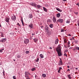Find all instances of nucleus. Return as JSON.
Instances as JSON below:
<instances>
[{"mask_svg":"<svg viewBox=\"0 0 79 79\" xmlns=\"http://www.w3.org/2000/svg\"><path fill=\"white\" fill-rule=\"evenodd\" d=\"M56 50L57 52L58 55L59 56H62L61 53V47L60 45H58V46L56 48Z\"/></svg>","mask_w":79,"mask_h":79,"instance_id":"f257e3e1","label":"nucleus"},{"mask_svg":"<svg viewBox=\"0 0 79 79\" xmlns=\"http://www.w3.org/2000/svg\"><path fill=\"white\" fill-rule=\"evenodd\" d=\"M29 75H31V74L29 73L28 72L25 71V77L26 78L29 77Z\"/></svg>","mask_w":79,"mask_h":79,"instance_id":"f03ea898","label":"nucleus"},{"mask_svg":"<svg viewBox=\"0 0 79 79\" xmlns=\"http://www.w3.org/2000/svg\"><path fill=\"white\" fill-rule=\"evenodd\" d=\"M45 31H46V32H47V33L48 34V26L46 25L45 26Z\"/></svg>","mask_w":79,"mask_h":79,"instance_id":"7ed1b4c3","label":"nucleus"},{"mask_svg":"<svg viewBox=\"0 0 79 79\" xmlns=\"http://www.w3.org/2000/svg\"><path fill=\"white\" fill-rule=\"evenodd\" d=\"M6 41V38H2L1 40H0V42H2V43H4Z\"/></svg>","mask_w":79,"mask_h":79,"instance_id":"20e7f679","label":"nucleus"},{"mask_svg":"<svg viewBox=\"0 0 79 79\" xmlns=\"http://www.w3.org/2000/svg\"><path fill=\"white\" fill-rule=\"evenodd\" d=\"M63 21V19H59L57 20V23H62Z\"/></svg>","mask_w":79,"mask_h":79,"instance_id":"39448f33","label":"nucleus"},{"mask_svg":"<svg viewBox=\"0 0 79 79\" xmlns=\"http://www.w3.org/2000/svg\"><path fill=\"white\" fill-rule=\"evenodd\" d=\"M11 18L12 21H15L16 20V16L15 15H13L11 17Z\"/></svg>","mask_w":79,"mask_h":79,"instance_id":"423d86ee","label":"nucleus"},{"mask_svg":"<svg viewBox=\"0 0 79 79\" xmlns=\"http://www.w3.org/2000/svg\"><path fill=\"white\" fill-rule=\"evenodd\" d=\"M60 61H59V63L58 65H59V66L60 65H61V66H62V65H63V62H62V60H61V59L60 58Z\"/></svg>","mask_w":79,"mask_h":79,"instance_id":"0eeeda50","label":"nucleus"},{"mask_svg":"<svg viewBox=\"0 0 79 79\" xmlns=\"http://www.w3.org/2000/svg\"><path fill=\"white\" fill-rule=\"evenodd\" d=\"M29 39H26L24 41V43L25 44H27L28 43H29Z\"/></svg>","mask_w":79,"mask_h":79,"instance_id":"6e6552de","label":"nucleus"},{"mask_svg":"<svg viewBox=\"0 0 79 79\" xmlns=\"http://www.w3.org/2000/svg\"><path fill=\"white\" fill-rule=\"evenodd\" d=\"M30 4L31 6H35V7H36V5H37L35 2H31Z\"/></svg>","mask_w":79,"mask_h":79,"instance_id":"1a4fd4ad","label":"nucleus"},{"mask_svg":"<svg viewBox=\"0 0 79 79\" xmlns=\"http://www.w3.org/2000/svg\"><path fill=\"white\" fill-rule=\"evenodd\" d=\"M52 20L54 23H55L56 21V18H55V17H54L52 18Z\"/></svg>","mask_w":79,"mask_h":79,"instance_id":"9d476101","label":"nucleus"},{"mask_svg":"<svg viewBox=\"0 0 79 79\" xmlns=\"http://www.w3.org/2000/svg\"><path fill=\"white\" fill-rule=\"evenodd\" d=\"M9 20H10V18H8L7 17H6L5 19V21L7 23H9Z\"/></svg>","mask_w":79,"mask_h":79,"instance_id":"9b49d317","label":"nucleus"},{"mask_svg":"<svg viewBox=\"0 0 79 79\" xmlns=\"http://www.w3.org/2000/svg\"><path fill=\"white\" fill-rule=\"evenodd\" d=\"M43 10L46 13L47 12V9L45 7H43Z\"/></svg>","mask_w":79,"mask_h":79,"instance_id":"f8f14e48","label":"nucleus"},{"mask_svg":"<svg viewBox=\"0 0 79 79\" xmlns=\"http://www.w3.org/2000/svg\"><path fill=\"white\" fill-rule=\"evenodd\" d=\"M56 9L57 10V11H60V12H61V11H62V10H60V9L59 8H56Z\"/></svg>","mask_w":79,"mask_h":79,"instance_id":"ddd939ff","label":"nucleus"},{"mask_svg":"<svg viewBox=\"0 0 79 79\" xmlns=\"http://www.w3.org/2000/svg\"><path fill=\"white\" fill-rule=\"evenodd\" d=\"M40 57L41 58H44V56L43 54H40Z\"/></svg>","mask_w":79,"mask_h":79,"instance_id":"4468645a","label":"nucleus"},{"mask_svg":"<svg viewBox=\"0 0 79 79\" xmlns=\"http://www.w3.org/2000/svg\"><path fill=\"white\" fill-rule=\"evenodd\" d=\"M58 39H57L55 41V44H57L58 43Z\"/></svg>","mask_w":79,"mask_h":79,"instance_id":"2eb2a0df","label":"nucleus"},{"mask_svg":"<svg viewBox=\"0 0 79 79\" xmlns=\"http://www.w3.org/2000/svg\"><path fill=\"white\" fill-rule=\"evenodd\" d=\"M29 18H30V19H31L32 18V15L31 14H30L28 15Z\"/></svg>","mask_w":79,"mask_h":79,"instance_id":"dca6fc26","label":"nucleus"},{"mask_svg":"<svg viewBox=\"0 0 79 79\" xmlns=\"http://www.w3.org/2000/svg\"><path fill=\"white\" fill-rule=\"evenodd\" d=\"M28 26L31 28H32V27H33V24H31L30 25H28Z\"/></svg>","mask_w":79,"mask_h":79,"instance_id":"f3484780","label":"nucleus"},{"mask_svg":"<svg viewBox=\"0 0 79 79\" xmlns=\"http://www.w3.org/2000/svg\"><path fill=\"white\" fill-rule=\"evenodd\" d=\"M49 27L51 28H53V25L52 23H51L49 25Z\"/></svg>","mask_w":79,"mask_h":79,"instance_id":"a211bd4d","label":"nucleus"},{"mask_svg":"<svg viewBox=\"0 0 79 79\" xmlns=\"http://www.w3.org/2000/svg\"><path fill=\"white\" fill-rule=\"evenodd\" d=\"M33 40L35 42H37V41H38V39H37V38H35L33 39Z\"/></svg>","mask_w":79,"mask_h":79,"instance_id":"6ab92c4d","label":"nucleus"},{"mask_svg":"<svg viewBox=\"0 0 79 79\" xmlns=\"http://www.w3.org/2000/svg\"><path fill=\"white\" fill-rule=\"evenodd\" d=\"M78 47H75L73 49V50H77Z\"/></svg>","mask_w":79,"mask_h":79,"instance_id":"aec40b11","label":"nucleus"},{"mask_svg":"<svg viewBox=\"0 0 79 79\" xmlns=\"http://www.w3.org/2000/svg\"><path fill=\"white\" fill-rule=\"evenodd\" d=\"M62 69V68L61 67H59V69L58 71V72L59 73H60V70H61V69Z\"/></svg>","mask_w":79,"mask_h":79,"instance_id":"412c9836","label":"nucleus"},{"mask_svg":"<svg viewBox=\"0 0 79 79\" xmlns=\"http://www.w3.org/2000/svg\"><path fill=\"white\" fill-rule=\"evenodd\" d=\"M57 17H59L60 16V13H58L56 15Z\"/></svg>","mask_w":79,"mask_h":79,"instance_id":"4be33fe9","label":"nucleus"},{"mask_svg":"<svg viewBox=\"0 0 79 79\" xmlns=\"http://www.w3.org/2000/svg\"><path fill=\"white\" fill-rule=\"evenodd\" d=\"M42 76L43 77H46V75H45V74H42Z\"/></svg>","mask_w":79,"mask_h":79,"instance_id":"5701e85b","label":"nucleus"},{"mask_svg":"<svg viewBox=\"0 0 79 79\" xmlns=\"http://www.w3.org/2000/svg\"><path fill=\"white\" fill-rule=\"evenodd\" d=\"M68 78H69V79H71V75L69 74V75H68Z\"/></svg>","mask_w":79,"mask_h":79,"instance_id":"b1692460","label":"nucleus"},{"mask_svg":"<svg viewBox=\"0 0 79 79\" xmlns=\"http://www.w3.org/2000/svg\"><path fill=\"white\" fill-rule=\"evenodd\" d=\"M47 22L48 23H50L51 22V20H50V19H48L47 20Z\"/></svg>","mask_w":79,"mask_h":79,"instance_id":"393cba45","label":"nucleus"},{"mask_svg":"<svg viewBox=\"0 0 79 79\" xmlns=\"http://www.w3.org/2000/svg\"><path fill=\"white\" fill-rule=\"evenodd\" d=\"M3 50H4V49H0V52H1V53H2V52H3Z\"/></svg>","mask_w":79,"mask_h":79,"instance_id":"a878e982","label":"nucleus"},{"mask_svg":"<svg viewBox=\"0 0 79 79\" xmlns=\"http://www.w3.org/2000/svg\"><path fill=\"white\" fill-rule=\"evenodd\" d=\"M29 39L30 40H32V39H33V38L32 37V36H30Z\"/></svg>","mask_w":79,"mask_h":79,"instance_id":"bb28decb","label":"nucleus"},{"mask_svg":"<svg viewBox=\"0 0 79 79\" xmlns=\"http://www.w3.org/2000/svg\"><path fill=\"white\" fill-rule=\"evenodd\" d=\"M35 68L32 69H31V70L32 71H35Z\"/></svg>","mask_w":79,"mask_h":79,"instance_id":"cd10ccee","label":"nucleus"},{"mask_svg":"<svg viewBox=\"0 0 79 79\" xmlns=\"http://www.w3.org/2000/svg\"><path fill=\"white\" fill-rule=\"evenodd\" d=\"M37 7H38V8H40L41 7V6H40V5H37Z\"/></svg>","mask_w":79,"mask_h":79,"instance_id":"c85d7f7f","label":"nucleus"},{"mask_svg":"<svg viewBox=\"0 0 79 79\" xmlns=\"http://www.w3.org/2000/svg\"><path fill=\"white\" fill-rule=\"evenodd\" d=\"M13 34H14L12 32H11L10 33V36H11V35H12V36H13L12 35H13Z\"/></svg>","mask_w":79,"mask_h":79,"instance_id":"c756f323","label":"nucleus"},{"mask_svg":"<svg viewBox=\"0 0 79 79\" xmlns=\"http://www.w3.org/2000/svg\"><path fill=\"white\" fill-rule=\"evenodd\" d=\"M36 62H39V58H37V59L35 60Z\"/></svg>","mask_w":79,"mask_h":79,"instance_id":"7c9ffc66","label":"nucleus"},{"mask_svg":"<svg viewBox=\"0 0 79 79\" xmlns=\"http://www.w3.org/2000/svg\"><path fill=\"white\" fill-rule=\"evenodd\" d=\"M61 32H64V29L62 28L61 29Z\"/></svg>","mask_w":79,"mask_h":79,"instance_id":"2f4dec72","label":"nucleus"},{"mask_svg":"<svg viewBox=\"0 0 79 79\" xmlns=\"http://www.w3.org/2000/svg\"><path fill=\"white\" fill-rule=\"evenodd\" d=\"M17 26H18L19 27H21V25L19 24V23H18L17 24Z\"/></svg>","mask_w":79,"mask_h":79,"instance_id":"473e14b6","label":"nucleus"},{"mask_svg":"<svg viewBox=\"0 0 79 79\" xmlns=\"http://www.w3.org/2000/svg\"><path fill=\"white\" fill-rule=\"evenodd\" d=\"M77 42H78V41L77 40H75V44H77Z\"/></svg>","mask_w":79,"mask_h":79,"instance_id":"72a5a7b5","label":"nucleus"},{"mask_svg":"<svg viewBox=\"0 0 79 79\" xmlns=\"http://www.w3.org/2000/svg\"><path fill=\"white\" fill-rule=\"evenodd\" d=\"M45 6L46 7H48V6H49V5L48 4H46L45 5Z\"/></svg>","mask_w":79,"mask_h":79,"instance_id":"f704fd0d","label":"nucleus"},{"mask_svg":"<svg viewBox=\"0 0 79 79\" xmlns=\"http://www.w3.org/2000/svg\"><path fill=\"white\" fill-rule=\"evenodd\" d=\"M13 78L14 79H16V76H13Z\"/></svg>","mask_w":79,"mask_h":79,"instance_id":"c9c22d12","label":"nucleus"},{"mask_svg":"<svg viewBox=\"0 0 79 79\" xmlns=\"http://www.w3.org/2000/svg\"><path fill=\"white\" fill-rule=\"evenodd\" d=\"M17 58H21V56L19 55L18 56H17Z\"/></svg>","mask_w":79,"mask_h":79,"instance_id":"e433bc0d","label":"nucleus"},{"mask_svg":"<svg viewBox=\"0 0 79 79\" xmlns=\"http://www.w3.org/2000/svg\"><path fill=\"white\" fill-rule=\"evenodd\" d=\"M70 42L69 41H68L67 42V45H70Z\"/></svg>","mask_w":79,"mask_h":79,"instance_id":"4c0bfd02","label":"nucleus"},{"mask_svg":"<svg viewBox=\"0 0 79 79\" xmlns=\"http://www.w3.org/2000/svg\"><path fill=\"white\" fill-rule=\"evenodd\" d=\"M29 51H26V54H28V53H29Z\"/></svg>","mask_w":79,"mask_h":79,"instance_id":"58836bf2","label":"nucleus"},{"mask_svg":"<svg viewBox=\"0 0 79 79\" xmlns=\"http://www.w3.org/2000/svg\"><path fill=\"white\" fill-rule=\"evenodd\" d=\"M66 23H70V21L69 20H67Z\"/></svg>","mask_w":79,"mask_h":79,"instance_id":"ea45409f","label":"nucleus"},{"mask_svg":"<svg viewBox=\"0 0 79 79\" xmlns=\"http://www.w3.org/2000/svg\"><path fill=\"white\" fill-rule=\"evenodd\" d=\"M1 37H4V36L3 35V33H2L1 34Z\"/></svg>","mask_w":79,"mask_h":79,"instance_id":"a19ab883","label":"nucleus"},{"mask_svg":"<svg viewBox=\"0 0 79 79\" xmlns=\"http://www.w3.org/2000/svg\"><path fill=\"white\" fill-rule=\"evenodd\" d=\"M64 55V56H67V54H66V53H65Z\"/></svg>","mask_w":79,"mask_h":79,"instance_id":"79ce46f5","label":"nucleus"},{"mask_svg":"<svg viewBox=\"0 0 79 79\" xmlns=\"http://www.w3.org/2000/svg\"><path fill=\"white\" fill-rule=\"evenodd\" d=\"M76 5H77L79 7V3H78L77 4H76Z\"/></svg>","mask_w":79,"mask_h":79,"instance_id":"37998d69","label":"nucleus"},{"mask_svg":"<svg viewBox=\"0 0 79 79\" xmlns=\"http://www.w3.org/2000/svg\"><path fill=\"white\" fill-rule=\"evenodd\" d=\"M73 48V47H70V48H69V50H71Z\"/></svg>","mask_w":79,"mask_h":79,"instance_id":"c03bdc74","label":"nucleus"},{"mask_svg":"<svg viewBox=\"0 0 79 79\" xmlns=\"http://www.w3.org/2000/svg\"><path fill=\"white\" fill-rule=\"evenodd\" d=\"M22 26H24V22L23 23H22Z\"/></svg>","mask_w":79,"mask_h":79,"instance_id":"a18cd8bd","label":"nucleus"},{"mask_svg":"<svg viewBox=\"0 0 79 79\" xmlns=\"http://www.w3.org/2000/svg\"><path fill=\"white\" fill-rule=\"evenodd\" d=\"M68 45V47H70V44H67Z\"/></svg>","mask_w":79,"mask_h":79,"instance_id":"49530a36","label":"nucleus"},{"mask_svg":"<svg viewBox=\"0 0 79 79\" xmlns=\"http://www.w3.org/2000/svg\"><path fill=\"white\" fill-rule=\"evenodd\" d=\"M41 27L42 29H43V28H44V26H41Z\"/></svg>","mask_w":79,"mask_h":79,"instance_id":"de8ad7c7","label":"nucleus"},{"mask_svg":"<svg viewBox=\"0 0 79 79\" xmlns=\"http://www.w3.org/2000/svg\"><path fill=\"white\" fill-rule=\"evenodd\" d=\"M27 78H26V79H30V78L29 77H27Z\"/></svg>","mask_w":79,"mask_h":79,"instance_id":"09e8293b","label":"nucleus"},{"mask_svg":"<svg viewBox=\"0 0 79 79\" xmlns=\"http://www.w3.org/2000/svg\"><path fill=\"white\" fill-rule=\"evenodd\" d=\"M21 21H22V23H23V19H22Z\"/></svg>","mask_w":79,"mask_h":79,"instance_id":"8fccbe9b","label":"nucleus"},{"mask_svg":"<svg viewBox=\"0 0 79 79\" xmlns=\"http://www.w3.org/2000/svg\"><path fill=\"white\" fill-rule=\"evenodd\" d=\"M68 50L66 49L65 50V52H68Z\"/></svg>","mask_w":79,"mask_h":79,"instance_id":"3c124183","label":"nucleus"},{"mask_svg":"<svg viewBox=\"0 0 79 79\" xmlns=\"http://www.w3.org/2000/svg\"><path fill=\"white\" fill-rule=\"evenodd\" d=\"M3 75L4 76L5 75V72H3Z\"/></svg>","mask_w":79,"mask_h":79,"instance_id":"603ef678","label":"nucleus"},{"mask_svg":"<svg viewBox=\"0 0 79 79\" xmlns=\"http://www.w3.org/2000/svg\"><path fill=\"white\" fill-rule=\"evenodd\" d=\"M35 34V33H32V35H34Z\"/></svg>","mask_w":79,"mask_h":79,"instance_id":"864d4df0","label":"nucleus"},{"mask_svg":"<svg viewBox=\"0 0 79 79\" xmlns=\"http://www.w3.org/2000/svg\"><path fill=\"white\" fill-rule=\"evenodd\" d=\"M68 71H70V70L69 69H68V70H67Z\"/></svg>","mask_w":79,"mask_h":79,"instance_id":"5fc2aeb1","label":"nucleus"},{"mask_svg":"<svg viewBox=\"0 0 79 79\" xmlns=\"http://www.w3.org/2000/svg\"><path fill=\"white\" fill-rule=\"evenodd\" d=\"M77 24H78V26H79V21L78 22Z\"/></svg>","mask_w":79,"mask_h":79,"instance_id":"6e6d98bb","label":"nucleus"},{"mask_svg":"<svg viewBox=\"0 0 79 79\" xmlns=\"http://www.w3.org/2000/svg\"><path fill=\"white\" fill-rule=\"evenodd\" d=\"M68 35L69 36H71V35L70 34H69Z\"/></svg>","mask_w":79,"mask_h":79,"instance_id":"4d7b16f0","label":"nucleus"},{"mask_svg":"<svg viewBox=\"0 0 79 79\" xmlns=\"http://www.w3.org/2000/svg\"><path fill=\"white\" fill-rule=\"evenodd\" d=\"M77 50H78V51H79V47H78V49Z\"/></svg>","mask_w":79,"mask_h":79,"instance_id":"13d9d810","label":"nucleus"},{"mask_svg":"<svg viewBox=\"0 0 79 79\" xmlns=\"http://www.w3.org/2000/svg\"><path fill=\"white\" fill-rule=\"evenodd\" d=\"M75 69H77V70L78 69L77 68H76Z\"/></svg>","mask_w":79,"mask_h":79,"instance_id":"bf43d9fd","label":"nucleus"},{"mask_svg":"<svg viewBox=\"0 0 79 79\" xmlns=\"http://www.w3.org/2000/svg\"><path fill=\"white\" fill-rule=\"evenodd\" d=\"M64 43H66V41L64 40Z\"/></svg>","mask_w":79,"mask_h":79,"instance_id":"052dcab7","label":"nucleus"},{"mask_svg":"<svg viewBox=\"0 0 79 79\" xmlns=\"http://www.w3.org/2000/svg\"><path fill=\"white\" fill-rule=\"evenodd\" d=\"M67 68H69V66H68Z\"/></svg>","mask_w":79,"mask_h":79,"instance_id":"680f3d73","label":"nucleus"},{"mask_svg":"<svg viewBox=\"0 0 79 79\" xmlns=\"http://www.w3.org/2000/svg\"><path fill=\"white\" fill-rule=\"evenodd\" d=\"M63 1H64V2H66V0H62Z\"/></svg>","mask_w":79,"mask_h":79,"instance_id":"e2e57ef3","label":"nucleus"},{"mask_svg":"<svg viewBox=\"0 0 79 79\" xmlns=\"http://www.w3.org/2000/svg\"><path fill=\"white\" fill-rule=\"evenodd\" d=\"M72 38L73 40H74V37H73Z\"/></svg>","mask_w":79,"mask_h":79,"instance_id":"0e129e2a","label":"nucleus"},{"mask_svg":"<svg viewBox=\"0 0 79 79\" xmlns=\"http://www.w3.org/2000/svg\"><path fill=\"white\" fill-rule=\"evenodd\" d=\"M50 49H52V48L51 47H50L49 48Z\"/></svg>","mask_w":79,"mask_h":79,"instance_id":"69168bd1","label":"nucleus"},{"mask_svg":"<svg viewBox=\"0 0 79 79\" xmlns=\"http://www.w3.org/2000/svg\"><path fill=\"white\" fill-rule=\"evenodd\" d=\"M0 27H2V25H1V24H0Z\"/></svg>","mask_w":79,"mask_h":79,"instance_id":"338daca9","label":"nucleus"},{"mask_svg":"<svg viewBox=\"0 0 79 79\" xmlns=\"http://www.w3.org/2000/svg\"><path fill=\"white\" fill-rule=\"evenodd\" d=\"M62 79H65V78H62Z\"/></svg>","mask_w":79,"mask_h":79,"instance_id":"774afa93","label":"nucleus"}]
</instances>
